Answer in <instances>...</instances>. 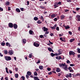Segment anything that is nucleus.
Segmentation results:
<instances>
[{"label": "nucleus", "instance_id": "f257e3e1", "mask_svg": "<svg viewBox=\"0 0 80 80\" xmlns=\"http://www.w3.org/2000/svg\"><path fill=\"white\" fill-rule=\"evenodd\" d=\"M5 59L7 61H10L12 60V58L10 56H5Z\"/></svg>", "mask_w": 80, "mask_h": 80}, {"label": "nucleus", "instance_id": "f03ea898", "mask_svg": "<svg viewBox=\"0 0 80 80\" xmlns=\"http://www.w3.org/2000/svg\"><path fill=\"white\" fill-rule=\"evenodd\" d=\"M75 53L73 52V51H70L69 52V56H70V55H73V57H75Z\"/></svg>", "mask_w": 80, "mask_h": 80}, {"label": "nucleus", "instance_id": "7ed1b4c3", "mask_svg": "<svg viewBox=\"0 0 80 80\" xmlns=\"http://www.w3.org/2000/svg\"><path fill=\"white\" fill-rule=\"evenodd\" d=\"M56 59H57V60H60V59L61 60H63L64 59H65V57H64V56H63V58H62V57H61V56H59L58 57H56Z\"/></svg>", "mask_w": 80, "mask_h": 80}, {"label": "nucleus", "instance_id": "20e7f679", "mask_svg": "<svg viewBox=\"0 0 80 80\" xmlns=\"http://www.w3.org/2000/svg\"><path fill=\"white\" fill-rule=\"evenodd\" d=\"M8 26L10 27V28H13V24L12 23H9L8 24Z\"/></svg>", "mask_w": 80, "mask_h": 80}, {"label": "nucleus", "instance_id": "39448f33", "mask_svg": "<svg viewBox=\"0 0 80 80\" xmlns=\"http://www.w3.org/2000/svg\"><path fill=\"white\" fill-rule=\"evenodd\" d=\"M57 15V14H52L51 15V18L52 19L53 18L55 17Z\"/></svg>", "mask_w": 80, "mask_h": 80}, {"label": "nucleus", "instance_id": "423d86ee", "mask_svg": "<svg viewBox=\"0 0 80 80\" xmlns=\"http://www.w3.org/2000/svg\"><path fill=\"white\" fill-rule=\"evenodd\" d=\"M33 45L35 47H39L40 45L38 44V43H36V42H34L33 44Z\"/></svg>", "mask_w": 80, "mask_h": 80}, {"label": "nucleus", "instance_id": "0eeeda50", "mask_svg": "<svg viewBox=\"0 0 80 80\" xmlns=\"http://www.w3.org/2000/svg\"><path fill=\"white\" fill-rule=\"evenodd\" d=\"M8 53H9L10 55H12L13 54V52L12 50L9 51L8 52Z\"/></svg>", "mask_w": 80, "mask_h": 80}, {"label": "nucleus", "instance_id": "6e6552de", "mask_svg": "<svg viewBox=\"0 0 80 80\" xmlns=\"http://www.w3.org/2000/svg\"><path fill=\"white\" fill-rule=\"evenodd\" d=\"M13 27L14 29H17L18 28V26L16 24H14Z\"/></svg>", "mask_w": 80, "mask_h": 80}, {"label": "nucleus", "instance_id": "1a4fd4ad", "mask_svg": "<svg viewBox=\"0 0 80 80\" xmlns=\"http://www.w3.org/2000/svg\"><path fill=\"white\" fill-rule=\"evenodd\" d=\"M39 18L40 19H41L42 20V22H44V18H43V17L42 16H39Z\"/></svg>", "mask_w": 80, "mask_h": 80}, {"label": "nucleus", "instance_id": "9d476101", "mask_svg": "<svg viewBox=\"0 0 80 80\" xmlns=\"http://www.w3.org/2000/svg\"><path fill=\"white\" fill-rule=\"evenodd\" d=\"M76 18L78 20V21H80V15H77L76 16Z\"/></svg>", "mask_w": 80, "mask_h": 80}, {"label": "nucleus", "instance_id": "9b49d317", "mask_svg": "<svg viewBox=\"0 0 80 80\" xmlns=\"http://www.w3.org/2000/svg\"><path fill=\"white\" fill-rule=\"evenodd\" d=\"M68 66L66 65V66H65L64 67H63V68L66 71H68Z\"/></svg>", "mask_w": 80, "mask_h": 80}, {"label": "nucleus", "instance_id": "f8f14e48", "mask_svg": "<svg viewBox=\"0 0 80 80\" xmlns=\"http://www.w3.org/2000/svg\"><path fill=\"white\" fill-rule=\"evenodd\" d=\"M6 46H8V47H11V45H10V44L8 42L6 43Z\"/></svg>", "mask_w": 80, "mask_h": 80}, {"label": "nucleus", "instance_id": "ddd939ff", "mask_svg": "<svg viewBox=\"0 0 80 80\" xmlns=\"http://www.w3.org/2000/svg\"><path fill=\"white\" fill-rule=\"evenodd\" d=\"M27 74L29 75V76H30L32 75V72L30 71H28L27 73Z\"/></svg>", "mask_w": 80, "mask_h": 80}, {"label": "nucleus", "instance_id": "4468645a", "mask_svg": "<svg viewBox=\"0 0 80 80\" xmlns=\"http://www.w3.org/2000/svg\"><path fill=\"white\" fill-rule=\"evenodd\" d=\"M44 32H47L48 31V28H45V27H43Z\"/></svg>", "mask_w": 80, "mask_h": 80}, {"label": "nucleus", "instance_id": "2eb2a0df", "mask_svg": "<svg viewBox=\"0 0 80 80\" xmlns=\"http://www.w3.org/2000/svg\"><path fill=\"white\" fill-rule=\"evenodd\" d=\"M59 65L60 67H65V64H64L63 63H59Z\"/></svg>", "mask_w": 80, "mask_h": 80}, {"label": "nucleus", "instance_id": "dca6fc26", "mask_svg": "<svg viewBox=\"0 0 80 80\" xmlns=\"http://www.w3.org/2000/svg\"><path fill=\"white\" fill-rule=\"evenodd\" d=\"M16 12L18 13H20V10L18 8H17L16 9Z\"/></svg>", "mask_w": 80, "mask_h": 80}, {"label": "nucleus", "instance_id": "f3484780", "mask_svg": "<svg viewBox=\"0 0 80 80\" xmlns=\"http://www.w3.org/2000/svg\"><path fill=\"white\" fill-rule=\"evenodd\" d=\"M56 27H57V26L56 25H55L53 27H51V28L52 30H54V29H56Z\"/></svg>", "mask_w": 80, "mask_h": 80}, {"label": "nucleus", "instance_id": "a211bd4d", "mask_svg": "<svg viewBox=\"0 0 80 80\" xmlns=\"http://www.w3.org/2000/svg\"><path fill=\"white\" fill-rule=\"evenodd\" d=\"M64 27L65 28V29H69V28H70V27H69V26L68 25L64 26Z\"/></svg>", "mask_w": 80, "mask_h": 80}, {"label": "nucleus", "instance_id": "6ab92c4d", "mask_svg": "<svg viewBox=\"0 0 80 80\" xmlns=\"http://www.w3.org/2000/svg\"><path fill=\"white\" fill-rule=\"evenodd\" d=\"M65 16H64V15H61L60 16L61 20H63V19L64 18H65Z\"/></svg>", "mask_w": 80, "mask_h": 80}, {"label": "nucleus", "instance_id": "aec40b11", "mask_svg": "<svg viewBox=\"0 0 80 80\" xmlns=\"http://www.w3.org/2000/svg\"><path fill=\"white\" fill-rule=\"evenodd\" d=\"M10 5V2L9 1H7L5 3V5L7 6Z\"/></svg>", "mask_w": 80, "mask_h": 80}, {"label": "nucleus", "instance_id": "412c9836", "mask_svg": "<svg viewBox=\"0 0 80 80\" xmlns=\"http://www.w3.org/2000/svg\"><path fill=\"white\" fill-rule=\"evenodd\" d=\"M60 71H61V70L60 69V68H57L56 70V72H60Z\"/></svg>", "mask_w": 80, "mask_h": 80}, {"label": "nucleus", "instance_id": "4be33fe9", "mask_svg": "<svg viewBox=\"0 0 80 80\" xmlns=\"http://www.w3.org/2000/svg\"><path fill=\"white\" fill-rule=\"evenodd\" d=\"M75 41V38H72V39H71L70 41V43H72V42H74Z\"/></svg>", "mask_w": 80, "mask_h": 80}, {"label": "nucleus", "instance_id": "5701e85b", "mask_svg": "<svg viewBox=\"0 0 80 80\" xmlns=\"http://www.w3.org/2000/svg\"><path fill=\"white\" fill-rule=\"evenodd\" d=\"M27 42V40L25 39H23L22 40V42L24 44L25 43H26V42Z\"/></svg>", "mask_w": 80, "mask_h": 80}, {"label": "nucleus", "instance_id": "b1692460", "mask_svg": "<svg viewBox=\"0 0 80 80\" xmlns=\"http://www.w3.org/2000/svg\"><path fill=\"white\" fill-rule=\"evenodd\" d=\"M39 68L40 70H43V67L42 66H40L39 67Z\"/></svg>", "mask_w": 80, "mask_h": 80}, {"label": "nucleus", "instance_id": "393cba45", "mask_svg": "<svg viewBox=\"0 0 80 80\" xmlns=\"http://www.w3.org/2000/svg\"><path fill=\"white\" fill-rule=\"evenodd\" d=\"M33 19L35 21H37V20H38V18L37 17H35Z\"/></svg>", "mask_w": 80, "mask_h": 80}, {"label": "nucleus", "instance_id": "a878e982", "mask_svg": "<svg viewBox=\"0 0 80 80\" xmlns=\"http://www.w3.org/2000/svg\"><path fill=\"white\" fill-rule=\"evenodd\" d=\"M37 23H38V24H41L42 23V22L40 21V20H38L37 22Z\"/></svg>", "mask_w": 80, "mask_h": 80}, {"label": "nucleus", "instance_id": "bb28decb", "mask_svg": "<svg viewBox=\"0 0 80 80\" xmlns=\"http://www.w3.org/2000/svg\"><path fill=\"white\" fill-rule=\"evenodd\" d=\"M6 72L7 73H9L8 72V68L6 67L5 68Z\"/></svg>", "mask_w": 80, "mask_h": 80}, {"label": "nucleus", "instance_id": "cd10ccee", "mask_svg": "<svg viewBox=\"0 0 80 80\" xmlns=\"http://www.w3.org/2000/svg\"><path fill=\"white\" fill-rule=\"evenodd\" d=\"M33 31L32 30H30L29 31V33L31 35L33 34L32 33H33Z\"/></svg>", "mask_w": 80, "mask_h": 80}, {"label": "nucleus", "instance_id": "c85d7f7f", "mask_svg": "<svg viewBox=\"0 0 80 80\" xmlns=\"http://www.w3.org/2000/svg\"><path fill=\"white\" fill-rule=\"evenodd\" d=\"M34 75L35 76H37V75H38V73L35 71L34 72Z\"/></svg>", "mask_w": 80, "mask_h": 80}, {"label": "nucleus", "instance_id": "c756f323", "mask_svg": "<svg viewBox=\"0 0 80 80\" xmlns=\"http://www.w3.org/2000/svg\"><path fill=\"white\" fill-rule=\"evenodd\" d=\"M15 77L16 78H18V74H15Z\"/></svg>", "mask_w": 80, "mask_h": 80}, {"label": "nucleus", "instance_id": "7c9ffc66", "mask_svg": "<svg viewBox=\"0 0 80 80\" xmlns=\"http://www.w3.org/2000/svg\"><path fill=\"white\" fill-rule=\"evenodd\" d=\"M55 54L53 53H51V57H54L55 56Z\"/></svg>", "mask_w": 80, "mask_h": 80}, {"label": "nucleus", "instance_id": "2f4dec72", "mask_svg": "<svg viewBox=\"0 0 80 80\" xmlns=\"http://www.w3.org/2000/svg\"><path fill=\"white\" fill-rule=\"evenodd\" d=\"M40 8H42V9H44L45 8V6H40Z\"/></svg>", "mask_w": 80, "mask_h": 80}, {"label": "nucleus", "instance_id": "473e14b6", "mask_svg": "<svg viewBox=\"0 0 80 80\" xmlns=\"http://www.w3.org/2000/svg\"><path fill=\"white\" fill-rule=\"evenodd\" d=\"M1 45L2 46H5V43L3 42H2L1 43Z\"/></svg>", "mask_w": 80, "mask_h": 80}, {"label": "nucleus", "instance_id": "72a5a7b5", "mask_svg": "<svg viewBox=\"0 0 80 80\" xmlns=\"http://www.w3.org/2000/svg\"><path fill=\"white\" fill-rule=\"evenodd\" d=\"M58 52H59V53H60V55H61V54H62V51H60V50H58Z\"/></svg>", "mask_w": 80, "mask_h": 80}, {"label": "nucleus", "instance_id": "f704fd0d", "mask_svg": "<svg viewBox=\"0 0 80 80\" xmlns=\"http://www.w3.org/2000/svg\"><path fill=\"white\" fill-rule=\"evenodd\" d=\"M4 52L5 54H7V53H8V51H7V50H4Z\"/></svg>", "mask_w": 80, "mask_h": 80}, {"label": "nucleus", "instance_id": "c9c22d12", "mask_svg": "<svg viewBox=\"0 0 80 80\" xmlns=\"http://www.w3.org/2000/svg\"><path fill=\"white\" fill-rule=\"evenodd\" d=\"M48 50L49 51V52H52V48H48Z\"/></svg>", "mask_w": 80, "mask_h": 80}, {"label": "nucleus", "instance_id": "e433bc0d", "mask_svg": "<svg viewBox=\"0 0 80 80\" xmlns=\"http://www.w3.org/2000/svg\"><path fill=\"white\" fill-rule=\"evenodd\" d=\"M55 56H58V55H60V53H56L55 54Z\"/></svg>", "mask_w": 80, "mask_h": 80}, {"label": "nucleus", "instance_id": "4c0bfd02", "mask_svg": "<svg viewBox=\"0 0 80 80\" xmlns=\"http://www.w3.org/2000/svg\"><path fill=\"white\" fill-rule=\"evenodd\" d=\"M76 77H77L78 76H80V73H77L76 74Z\"/></svg>", "mask_w": 80, "mask_h": 80}, {"label": "nucleus", "instance_id": "58836bf2", "mask_svg": "<svg viewBox=\"0 0 80 80\" xmlns=\"http://www.w3.org/2000/svg\"><path fill=\"white\" fill-rule=\"evenodd\" d=\"M52 71H51L49 72H48V74L49 75H52Z\"/></svg>", "mask_w": 80, "mask_h": 80}, {"label": "nucleus", "instance_id": "ea45409f", "mask_svg": "<svg viewBox=\"0 0 80 80\" xmlns=\"http://www.w3.org/2000/svg\"><path fill=\"white\" fill-rule=\"evenodd\" d=\"M26 77L27 79H28V78H29V75H28V74H27Z\"/></svg>", "mask_w": 80, "mask_h": 80}, {"label": "nucleus", "instance_id": "a19ab883", "mask_svg": "<svg viewBox=\"0 0 80 80\" xmlns=\"http://www.w3.org/2000/svg\"><path fill=\"white\" fill-rule=\"evenodd\" d=\"M21 78H22V80H25V77L22 76L21 77Z\"/></svg>", "mask_w": 80, "mask_h": 80}, {"label": "nucleus", "instance_id": "79ce46f5", "mask_svg": "<svg viewBox=\"0 0 80 80\" xmlns=\"http://www.w3.org/2000/svg\"><path fill=\"white\" fill-rule=\"evenodd\" d=\"M54 8H57V7H58V6H57L56 4H55L54 5Z\"/></svg>", "mask_w": 80, "mask_h": 80}, {"label": "nucleus", "instance_id": "37998d69", "mask_svg": "<svg viewBox=\"0 0 80 80\" xmlns=\"http://www.w3.org/2000/svg\"><path fill=\"white\" fill-rule=\"evenodd\" d=\"M60 40H61V41H62V42H65V41L63 40V38H60Z\"/></svg>", "mask_w": 80, "mask_h": 80}, {"label": "nucleus", "instance_id": "c03bdc74", "mask_svg": "<svg viewBox=\"0 0 80 80\" xmlns=\"http://www.w3.org/2000/svg\"><path fill=\"white\" fill-rule=\"evenodd\" d=\"M66 62L68 64V63H70V61H69V60H68Z\"/></svg>", "mask_w": 80, "mask_h": 80}, {"label": "nucleus", "instance_id": "a18cd8bd", "mask_svg": "<svg viewBox=\"0 0 80 80\" xmlns=\"http://www.w3.org/2000/svg\"><path fill=\"white\" fill-rule=\"evenodd\" d=\"M32 57V54H30L29 55V58H31Z\"/></svg>", "mask_w": 80, "mask_h": 80}, {"label": "nucleus", "instance_id": "49530a36", "mask_svg": "<svg viewBox=\"0 0 80 80\" xmlns=\"http://www.w3.org/2000/svg\"><path fill=\"white\" fill-rule=\"evenodd\" d=\"M62 34H59V37H62V36H63V33H61Z\"/></svg>", "mask_w": 80, "mask_h": 80}, {"label": "nucleus", "instance_id": "de8ad7c7", "mask_svg": "<svg viewBox=\"0 0 80 80\" xmlns=\"http://www.w3.org/2000/svg\"><path fill=\"white\" fill-rule=\"evenodd\" d=\"M57 20H58L57 18H54V22H57Z\"/></svg>", "mask_w": 80, "mask_h": 80}, {"label": "nucleus", "instance_id": "09e8293b", "mask_svg": "<svg viewBox=\"0 0 80 80\" xmlns=\"http://www.w3.org/2000/svg\"><path fill=\"white\" fill-rule=\"evenodd\" d=\"M43 36H44V37H45V38H47V36H48V35H46V34H44Z\"/></svg>", "mask_w": 80, "mask_h": 80}, {"label": "nucleus", "instance_id": "8fccbe9b", "mask_svg": "<svg viewBox=\"0 0 80 80\" xmlns=\"http://www.w3.org/2000/svg\"><path fill=\"white\" fill-rule=\"evenodd\" d=\"M68 68V70H72V68L70 67H69Z\"/></svg>", "mask_w": 80, "mask_h": 80}, {"label": "nucleus", "instance_id": "3c124183", "mask_svg": "<svg viewBox=\"0 0 80 80\" xmlns=\"http://www.w3.org/2000/svg\"><path fill=\"white\" fill-rule=\"evenodd\" d=\"M70 66H71V67H73L74 66H75V64H70Z\"/></svg>", "mask_w": 80, "mask_h": 80}, {"label": "nucleus", "instance_id": "603ef678", "mask_svg": "<svg viewBox=\"0 0 80 80\" xmlns=\"http://www.w3.org/2000/svg\"><path fill=\"white\" fill-rule=\"evenodd\" d=\"M3 8H2L0 7V11H1V12H3Z\"/></svg>", "mask_w": 80, "mask_h": 80}, {"label": "nucleus", "instance_id": "864d4df0", "mask_svg": "<svg viewBox=\"0 0 80 80\" xmlns=\"http://www.w3.org/2000/svg\"><path fill=\"white\" fill-rule=\"evenodd\" d=\"M20 9L22 11H24V8H20Z\"/></svg>", "mask_w": 80, "mask_h": 80}, {"label": "nucleus", "instance_id": "5fc2aeb1", "mask_svg": "<svg viewBox=\"0 0 80 80\" xmlns=\"http://www.w3.org/2000/svg\"><path fill=\"white\" fill-rule=\"evenodd\" d=\"M50 36L51 37H53V36H54V35L53 34V33H51V34L50 35Z\"/></svg>", "mask_w": 80, "mask_h": 80}, {"label": "nucleus", "instance_id": "6e6d98bb", "mask_svg": "<svg viewBox=\"0 0 80 80\" xmlns=\"http://www.w3.org/2000/svg\"><path fill=\"white\" fill-rule=\"evenodd\" d=\"M47 70L48 71H50V70H51V68H47Z\"/></svg>", "mask_w": 80, "mask_h": 80}, {"label": "nucleus", "instance_id": "4d7b16f0", "mask_svg": "<svg viewBox=\"0 0 80 80\" xmlns=\"http://www.w3.org/2000/svg\"><path fill=\"white\" fill-rule=\"evenodd\" d=\"M78 52L79 53H80V49L78 48Z\"/></svg>", "mask_w": 80, "mask_h": 80}, {"label": "nucleus", "instance_id": "13d9d810", "mask_svg": "<svg viewBox=\"0 0 80 80\" xmlns=\"http://www.w3.org/2000/svg\"><path fill=\"white\" fill-rule=\"evenodd\" d=\"M5 80H8V77H6L5 78Z\"/></svg>", "mask_w": 80, "mask_h": 80}, {"label": "nucleus", "instance_id": "bf43d9fd", "mask_svg": "<svg viewBox=\"0 0 80 80\" xmlns=\"http://www.w3.org/2000/svg\"><path fill=\"white\" fill-rule=\"evenodd\" d=\"M66 78H68V77H70V76L68 74H67L66 75Z\"/></svg>", "mask_w": 80, "mask_h": 80}, {"label": "nucleus", "instance_id": "052dcab7", "mask_svg": "<svg viewBox=\"0 0 80 80\" xmlns=\"http://www.w3.org/2000/svg\"><path fill=\"white\" fill-rule=\"evenodd\" d=\"M80 8H76V10L77 11H79V10H80Z\"/></svg>", "mask_w": 80, "mask_h": 80}, {"label": "nucleus", "instance_id": "680f3d73", "mask_svg": "<svg viewBox=\"0 0 80 80\" xmlns=\"http://www.w3.org/2000/svg\"><path fill=\"white\" fill-rule=\"evenodd\" d=\"M56 30H57V31H59V27H57L56 28Z\"/></svg>", "mask_w": 80, "mask_h": 80}, {"label": "nucleus", "instance_id": "e2e57ef3", "mask_svg": "<svg viewBox=\"0 0 80 80\" xmlns=\"http://www.w3.org/2000/svg\"><path fill=\"white\" fill-rule=\"evenodd\" d=\"M68 33L69 34L71 35H72V32L71 31H69Z\"/></svg>", "mask_w": 80, "mask_h": 80}, {"label": "nucleus", "instance_id": "0e129e2a", "mask_svg": "<svg viewBox=\"0 0 80 80\" xmlns=\"http://www.w3.org/2000/svg\"><path fill=\"white\" fill-rule=\"evenodd\" d=\"M39 37L41 38H43V35H40V36H39Z\"/></svg>", "mask_w": 80, "mask_h": 80}, {"label": "nucleus", "instance_id": "69168bd1", "mask_svg": "<svg viewBox=\"0 0 80 80\" xmlns=\"http://www.w3.org/2000/svg\"><path fill=\"white\" fill-rule=\"evenodd\" d=\"M45 34H48L49 33V32L48 31H46L45 32Z\"/></svg>", "mask_w": 80, "mask_h": 80}, {"label": "nucleus", "instance_id": "338daca9", "mask_svg": "<svg viewBox=\"0 0 80 80\" xmlns=\"http://www.w3.org/2000/svg\"><path fill=\"white\" fill-rule=\"evenodd\" d=\"M15 70L16 71V72H17L18 71V68H15Z\"/></svg>", "mask_w": 80, "mask_h": 80}, {"label": "nucleus", "instance_id": "774afa93", "mask_svg": "<svg viewBox=\"0 0 80 80\" xmlns=\"http://www.w3.org/2000/svg\"><path fill=\"white\" fill-rule=\"evenodd\" d=\"M69 77H70V78L72 77V73H69Z\"/></svg>", "mask_w": 80, "mask_h": 80}]
</instances>
